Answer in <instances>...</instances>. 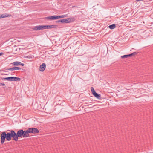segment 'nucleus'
Here are the masks:
<instances>
[{
    "label": "nucleus",
    "mask_w": 153,
    "mask_h": 153,
    "mask_svg": "<svg viewBox=\"0 0 153 153\" xmlns=\"http://www.w3.org/2000/svg\"><path fill=\"white\" fill-rule=\"evenodd\" d=\"M137 54V53L136 52H134L133 53H131L130 54V56H132L134 55H136Z\"/></svg>",
    "instance_id": "nucleus-20"
},
{
    "label": "nucleus",
    "mask_w": 153,
    "mask_h": 153,
    "mask_svg": "<svg viewBox=\"0 0 153 153\" xmlns=\"http://www.w3.org/2000/svg\"><path fill=\"white\" fill-rule=\"evenodd\" d=\"M21 68L18 67H14L12 68H10V71H13L14 70H17L21 69Z\"/></svg>",
    "instance_id": "nucleus-12"
},
{
    "label": "nucleus",
    "mask_w": 153,
    "mask_h": 153,
    "mask_svg": "<svg viewBox=\"0 0 153 153\" xmlns=\"http://www.w3.org/2000/svg\"><path fill=\"white\" fill-rule=\"evenodd\" d=\"M57 22H61L62 23H65L64 19L59 20L56 21Z\"/></svg>",
    "instance_id": "nucleus-18"
},
{
    "label": "nucleus",
    "mask_w": 153,
    "mask_h": 153,
    "mask_svg": "<svg viewBox=\"0 0 153 153\" xmlns=\"http://www.w3.org/2000/svg\"><path fill=\"white\" fill-rule=\"evenodd\" d=\"M94 96L96 97V98H97L98 99H100L101 97V95L100 94H98L96 92L95 93H94L93 94Z\"/></svg>",
    "instance_id": "nucleus-10"
},
{
    "label": "nucleus",
    "mask_w": 153,
    "mask_h": 153,
    "mask_svg": "<svg viewBox=\"0 0 153 153\" xmlns=\"http://www.w3.org/2000/svg\"><path fill=\"white\" fill-rule=\"evenodd\" d=\"M143 0H137L136 1H142Z\"/></svg>",
    "instance_id": "nucleus-25"
},
{
    "label": "nucleus",
    "mask_w": 153,
    "mask_h": 153,
    "mask_svg": "<svg viewBox=\"0 0 153 153\" xmlns=\"http://www.w3.org/2000/svg\"><path fill=\"white\" fill-rule=\"evenodd\" d=\"M20 64H21V62L19 61L14 62L12 63L13 65L16 66L20 65Z\"/></svg>",
    "instance_id": "nucleus-13"
},
{
    "label": "nucleus",
    "mask_w": 153,
    "mask_h": 153,
    "mask_svg": "<svg viewBox=\"0 0 153 153\" xmlns=\"http://www.w3.org/2000/svg\"><path fill=\"white\" fill-rule=\"evenodd\" d=\"M116 27V25L115 24H112L111 25H110L107 27H108L110 29H114Z\"/></svg>",
    "instance_id": "nucleus-14"
},
{
    "label": "nucleus",
    "mask_w": 153,
    "mask_h": 153,
    "mask_svg": "<svg viewBox=\"0 0 153 153\" xmlns=\"http://www.w3.org/2000/svg\"><path fill=\"white\" fill-rule=\"evenodd\" d=\"M5 138H6L8 141H10V133H8L7 134H6L5 132L2 133L1 135V143L2 144L4 143Z\"/></svg>",
    "instance_id": "nucleus-2"
},
{
    "label": "nucleus",
    "mask_w": 153,
    "mask_h": 153,
    "mask_svg": "<svg viewBox=\"0 0 153 153\" xmlns=\"http://www.w3.org/2000/svg\"><path fill=\"white\" fill-rule=\"evenodd\" d=\"M4 79L7 80L8 81H10V77H6V78H4Z\"/></svg>",
    "instance_id": "nucleus-21"
},
{
    "label": "nucleus",
    "mask_w": 153,
    "mask_h": 153,
    "mask_svg": "<svg viewBox=\"0 0 153 153\" xmlns=\"http://www.w3.org/2000/svg\"><path fill=\"white\" fill-rule=\"evenodd\" d=\"M9 16V14H4L0 15V18H4L6 17H8Z\"/></svg>",
    "instance_id": "nucleus-15"
},
{
    "label": "nucleus",
    "mask_w": 153,
    "mask_h": 153,
    "mask_svg": "<svg viewBox=\"0 0 153 153\" xmlns=\"http://www.w3.org/2000/svg\"><path fill=\"white\" fill-rule=\"evenodd\" d=\"M3 53H2V52L0 53V56L1 55H3Z\"/></svg>",
    "instance_id": "nucleus-24"
},
{
    "label": "nucleus",
    "mask_w": 153,
    "mask_h": 153,
    "mask_svg": "<svg viewBox=\"0 0 153 153\" xmlns=\"http://www.w3.org/2000/svg\"><path fill=\"white\" fill-rule=\"evenodd\" d=\"M34 30H39L40 29H34Z\"/></svg>",
    "instance_id": "nucleus-26"
},
{
    "label": "nucleus",
    "mask_w": 153,
    "mask_h": 153,
    "mask_svg": "<svg viewBox=\"0 0 153 153\" xmlns=\"http://www.w3.org/2000/svg\"><path fill=\"white\" fill-rule=\"evenodd\" d=\"M67 15H62L61 16H57V19H59V18H63L67 16Z\"/></svg>",
    "instance_id": "nucleus-16"
},
{
    "label": "nucleus",
    "mask_w": 153,
    "mask_h": 153,
    "mask_svg": "<svg viewBox=\"0 0 153 153\" xmlns=\"http://www.w3.org/2000/svg\"><path fill=\"white\" fill-rule=\"evenodd\" d=\"M24 65V63H22L20 64V65H22V66H23Z\"/></svg>",
    "instance_id": "nucleus-23"
},
{
    "label": "nucleus",
    "mask_w": 153,
    "mask_h": 153,
    "mask_svg": "<svg viewBox=\"0 0 153 153\" xmlns=\"http://www.w3.org/2000/svg\"><path fill=\"white\" fill-rule=\"evenodd\" d=\"M58 26L56 25H38L34 27L32 29H52L56 28Z\"/></svg>",
    "instance_id": "nucleus-1"
},
{
    "label": "nucleus",
    "mask_w": 153,
    "mask_h": 153,
    "mask_svg": "<svg viewBox=\"0 0 153 153\" xmlns=\"http://www.w3.org/2000/svg\"><path fill=\"white\" fill-rule=\"evenodd\" d=\"M46 19L48 20H54L57 19V16H51L48 17H46Z\"/></svg>",
    "instance_id": "nucleus-6"
},
{
    "label": "nucleus",
    "mask_w": 153,
    "mask_h": 153,
    "mask_svg": "<svg viewBox=\"0 0 153 153\" xmlns=\"http://www.w3.org/2000/svg\"><path fill=\"white\" fill-rule=\"evenodd\" d=\"M10 41H12V40H10Z\"/></svg>",
    "instance_id": "nucleus-27"
},
{
    "label": "nucleus",
    "mask_w": 153,
    "mask_h": 153,
    "mask_svg": "<svg viewBox=\"0 0 153 153\" xmlns=\"http://www.w3.org/2000/svg\"><path fill=\"white\" fill-rule=\"evenodd\" d=\"M46 64L45 63H43L42 65H41L39 67V70L41 71H43L45 68H46Z\"/></svg>",
    "instance_id": "nucleus-8"
},
{
    "label": "nucleus",
    "mask_w": 153,
    "mask_h": 153,
    "mask_svg": "<svg viewBox=\"0 0 153 153\" xmlns=\"http://www.w3.org/2000/svg\"><path fill=\"white\" fill-rule=\"evenodd\" d=\"M91 91L93 94L94 93H95L96 92L93 87H91Z\"/></svg>",
    "instance_id": "nucleus-19"
},
{
    "label": "nucleus",
    "mask_w": 153,
    "mask_h": 153,
    "mask_svg": "<svg viewBox=\"0 0 153 153\" xmlns=\"http://www.w3.org/2000/svg\"><path fill=\"white\" fill-rule=\"evenodd\" d=\"M20 79L15 76H10V81H19Z\"/></svg>",
    "instance_id": "nucleus-7"
},
{
    "label": "nucleus",
    "mask_w": 153,
    "mask_h": 153,
    "mask_svg": "<svg viewBox=\"0 0 153 153\" xmlns=\"http://www.w3.org/2000/svg\"><path fill=\"white\" fill-rule=\"evenodd\" d=\"M130 56V54L125 55L121 56V58H128Z\"/></svg>",
    "instance_id": "nucleus-17"
},
{
    "label": "nucleus",
    "mask_w": 153,
    "mask_h": 153,
    "mask_svg": "<svg viewBox=\"0 0 153 153\" xmlns=\"http://www.w3.org/2000/svg\"><path fill=\"white\" fill-rule=\"evenodd\" d=\"M30 133L33 134L37 133L39 132L38 130L35 128H28Z\"/></svg>",
    "instance_id": "nucleus-4"
},
{
    "label": "nucleus",
    "mask_w": 153,
    "mask_h": 153,
    "mask_svg": "<svg viewBox=\"0 0 153 153\" xmlns=\"http://www.w3.org/2000/svg\"><path fill=\"white\" fill-rule=\"evenodd\" d=\"M11 137H12L14 140L17 141L18 140V137H19L17 136V133L16 134L14 131L11 130L10 133V139H11Z\"/></svg>",
    "instance_id": "nucleus-3"
},
{
    "label": "nucleus",
    "mask_w": 153,
    "mask_h": 153,
    "mask_svg": "<svg viewBox=\"0 0 153 153\" xmlns=\"http://www.w3.org/2000/svg\"><path fill=\"white\" fill-rule=\"evenodd\" d=\"M0 85L2 86H4L5 85V84L4 83H0Z\"/></svg>",
    "instance_id": "nucleus-22"
},
{
    "label": "nucleus",
    "mask_w": 153,
    "mask_h": 153,
    "mask_svg": "<svg viewBox=\"0 0 153 153\" xmlns=\"http://www.w3.org/2000/svg\"><path fill=\"white\" fill-rule=\"evenodd\" d=\"M24 131L23 130H20L18 131L17 134L19 137H21L23 136Z\"/></svg>",
    "instance_id": "nucleus-9"
},
{
    "label": "nucleus",
    "mask_w": 153,
    "mask_h": 153,
    "mask_svg": "<svg viewBox=\"0 0 153 153\" xmlns=\"http://www.w3.org/2000/svg\"><path fill=\"white\" fill-rule=\"evenodd\" d=\"M72 19L71 18H69L65 19H64L65 23H68L71 22L72 21L71 20Z\"/></svg>",
    "instance_id": "nucleus-11"
},
{
    "label": "nucleus",
    "mask_w": 153,
    "mask_h": 153,
    "mask_svg": "<svg viewBox=\"0 0 153 153\" xmlns=\"http://www.w3.org/2000/svg\"><path fill=\"white\" fill-rule=\"evenodd\" d=\"M29 133L30 132L28 129L27 130L24 131L23 137L25 138L28 137L29 136Z\"/></svg>",
    "instance_id": "nucleus-5"
}]
</instances>
